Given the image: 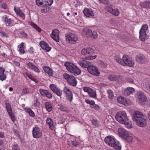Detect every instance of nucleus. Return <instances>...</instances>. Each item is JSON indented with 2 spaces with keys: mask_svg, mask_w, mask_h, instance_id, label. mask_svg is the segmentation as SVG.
<instances>
[{
  "mask_svg": "<svg viewBox=\"0 0 150 150\" xmlns=\"http://www.w3.org/2000/svg\"><path fill=\"white\" fill-rule=\"evenodd\" d=\"M146 116L141 112L135 111L133 113L132 119L138 126L143 127L146 126L147 121Z\"/></svg>",
  "mask_w": 150,
  "mask_h": 150,
  "instance_id": "nucleus-1",
  "label": "nucleus"
},
{
  "mask_svg": "<svg viewBox=\"0 0 150 150\" xmlns=\"http://www.w3.org/2000/svg\"><path fill=\"white\" fill-rule=\"evenodd\" d=\"M114 59L117 62L124 66L127 65L132 67L134 65V62L129 59L128 57L125 55L123 56L122 59L118 55L115 56Z\"/></svg>",
  "mask_w": 150,
  "mask_h": 150,
  "instance_id": "nucleus-2",
  "label": "nucleus"
},
{
  "mask_svg": "<svg viewBox=\"0 0 150 150\" xmlns=\"http://www.w3.org/2000/svg\"><path fill=\"white\" fill-rule=\"evenodd\" d=\"M116 139L113 136H108L106 137L105 142L109 146L113 147L115 149L120 150L121 147L120 143L118 141L116 142Z\"/></svg>",
  "mask_w": 150,
  "mask_h": 150,
  "instance_id": "nucleus-3",
  "label": "nucleus"
},
{
  "mask_svg": "<svg viewBox=\"0 0 150 150\" xmlns=\"http://www.w3.org/2000/svg\"><path fill=\"white\" fill-rule=\"evenodd\" d=\"M64 65L67 70L74 75H79L81 73V70L71 63H66L64 64Z\"/></svg>",
  "mask_w": 150,
  "mask_h": 150,
  "instance_id": "nucleus-4",
  "label": "nucleus"
},
{
  "mask_svg": "<svg viewBox=\"0 0 150 150\" xmlns=\"http://www.w3.org/2000/svg\"><path fill=\"white\" fill-rule=\"evenodd\" d=\"M66 42L71 44H74L76 43L78 40L77 35L72 33H69L65 35Z\"/></svg>",
  "mask_w": 150,
  "mask_h": 150,
  "instance_id": "nucleus-5",
  "label": "nucleus"
},
{
  "mask_svg": "<svg viewBox=\"0 0 150 150\" xmlns=\"http://www.w3.org/2000/svg\"><path fill=\"white\" fill-rule=\"evenodd\" d=\"M115 118L116 120L121 123H124L127 120V115L124 111L119 112L116 114Z\"/></svg>",
  "mask_w": 150,
  "mask_h": 150,
  "instance_id": "nucleus-6",
  "label": "nucleus"
},
{
  "mask_svg": "<svg viewBox=\"0 0 150 150\" xmlns=\"http://www.w3.org/2000/svg\"><path fill=\"white\" fill-rule=\"evenodd\" d=\"M63 76L70 85L74 86H76L77 82L76 78L74 76L71 75H69L67 73H64Z\"/></svg>",
  "mask_w": 150,
  "mask_h": 150,
  "instance_id": "nucleus-7",
  "label": "nucleus"
},
{
  "mask_svg": "<svg viewBox=\"0 0 150 150\" xmlns=\"http://www.w3.org/2000/svg\"><path fill=\"white\" fill-rule=\"evenodd\" d=\"M148 27L146 24L143 25L139 31V38L140 40L145 41L147 38L146 32L148 29Z\"/></svg>",
  "mask_w": 150,
  "mask_h": 150,
  "instance_id": "nucleus-8",
  "label": "nucleus"
},
{
  "mask_svg": "<svg viewBox=\"0 0 150 150\" xmlns=\"http://www.w3.org/2000/svg\"><path fill=\"white\" fill-rule=\"evenodd\" d=\"M87 70L89 72L93 75L98 76L100 75V72L98 71L97 68L93 65L91 64L88 67Z\"/></svg>",
  "mask_w": 150,
  "mask_h": 150,
  "instance_id": "nucleus-9",
  "label": "nucleus"
},
{
  "mask_svg": "<svg viewBox=\"0 0 150 150\" xmlns=\"http://www.w3.org/2000/svg\"><path fill=\"white\" fill-rule=\"evenodd\" d=\"M33 137L35 138H39L42 135V132L40 128L35 127H34L32 130Z\"/></svg>",
  "mask_w": 150,
  "mask_h": 150,
  "instance_id": "nucleus-10",
  "label": "nucleus"
},
{
  "mask_svg": "<svg viewBox=\"0 0 150 150\" xmlns=\"http://www.w3.org/2000/svg\"><path fill=\"white\" fill-rule=\"evenodd\" d=\"M136 61L140 64L146 63L147 61V59L144 55L141 54L137 56Z\"/></svg>",
  "mask_w": 150,
  "mask_h": 150,
  "instance_id": "nucleus-11",
  "label": "nucleus"
},
{
  "mask_svg": "<svg viewBox=\"0 0 150 150\" xmlns=\"http://www.w3.org/2000/svg\"><path fill=\"white\" fill-rule=\"evenodd\" d=\"M63 91L66 94V96L67 99L69 101L71 102L73 98V95L71 91L66 87L64 88Z\"/></svg>",
  "mask_w": 150,
  "mask_h": 150,
  "instance_id": "nucleus-12",
  "label": "nucleus"
},
{
  "mask_svg": "<svg viewBox=\"0 0 150 150\" xmlns=\"http://www.w3.org/2000/svg\"><path fill=\"white\" fill-rule=\"evenodd\" d=\"M6 108L8 114L11 117V120L14 122L15 120V118L14 117L12 112L11 105L9 103H5Z\"/></svg>",
  "mask_w": 150,
  "mask_h": 150,
  "instance_id": "nucleus-13",
  "label": "nucleus"
},
{
  "mask_svg": "<svg viewBox=\"0 0 150 150\" xmlns=\"http://www.w3.org/2000/svg\"><path fill=\"white\" fill-rule=\"evenodd\" d=\"M59 31L57 29H54L52 30L51 34V37L57 42L59 41Z\"/></svg>",
  "mask_w": 150,
  "mask_h": 150,
  "instance_id": "nucleus-14",
  "label": "nucleus"
},
{
  "mask_svg": "<svg viewBox=\"0 0 150 150\" xmlns=\"http://www.w3.org/2000/svg\"><path fill=\"white\" fill-rule=\"evenodd\" d=\"M39 91L40 94L42 96H46L50 99L52 98V95L48 90L40 89L39 90Z\"/></svg>",
  "mask_w": 150,
  "mask_h": 150,
  "instance_id": "nucleus-15",
  "label": "nucleus"
},
{
  "mask_svg": "<svg viewBox=\"0 0 150 150\" xmlns=\"http://www.w3.org/2000/svg\"><path fill=\"white\" fill-rule=\"evenodd\" d=\"M135 91V90L134 88L132 87H128L123 90L122 92L123 94L124 95L129 96L130 94L134 93Z\"/></svg>",
  "mask_w": 150,
  "mask_h": 150,
  "instance_id": "nucleus-16",
  "label": "nucleus"
},
{
  "mask_svg": "<svg viewBox=\"0 0 150 150\" xmlns=\"http://www.w3.org/2000/svg\"><path fill=\"white\" fill-rule=\"evenodd\" d=\"M85 35H86V36L87 37H91L94 39L97 38L98 36L96 32L94 31L93 33L92 30L89 29H88L87 30Z\"/></svg>",
  "mask_w": 150,
  "mask_h": 150,
  "instance_id": "nucleus-17",
  "label": "nucleus"
},
{
  "mask_svg": "<svg viewBox=\"0 0 150 150\" xmlns=\"http://www.w3.org/2000/svg\"><path fill=\"white\" fill-rule=\"evenodd\" d=\"M39 45L42 49L47 52L49 51L51 49V48L49 47L48 44L43 41H41L39 43Z\"/></svg>",
  "mask_w": 150,
  "mask_h": 150,
  "instance_id": "nucleus-18",
  "label": "nucleus"
},
{
  "mask_svg": "<svg viewBox=\"0 0 150 150\" xmlns=\"http://www.w3.org/2000/svg\"><path fill=\"white\" fill-rule=\"evenodd\" d=\"M78 63L82 67L87 68L91 64V62L83 60L79 61L78 62Z\"/></svg>",
  "mask_w": 150,
  "mask_h": 150,
  "instance_id": "nucleus-19",
  "label": "nucleus"
},
{
  "mask_svg": "<svg viewBox=\"0 0 150 150\" xmlns=\"http://www.w3.org/2000/svg\"><path fill=\"white\" fill-rule=\"evenodd\" d=\"M83 12L84 15L86 17H89L91 16H93L94 15V13L91 9L85 8Z\"/></svg>",
  "mask_w": 150,
  "mask_h": 150,
  "instance_id": "nucleus-20",
  "label": "nucleus"
},
{
  "mask_svg": "<svg viewBox=\"0 0 150 150\" xmlns=\"http://www.w3.org/2000/svg\"><path fill=\"white\" fill-rule=\"evenodd\" d=\"M137 95L138 96V98L139 101L144 102L146 100V97L143 92H139L137 93Z\"/></svg>",
  "mask_w": 150,
  "mask_h": 150,
  "instance_id": "nucleus-21",
  "label": "nucleus"
},
{
  "mask_svg": "<svg viewBox=\"0 0 150 150\" xmlns=\"http://www.w3.org/2000/svg\"><path fill=\"white\" fill-rule=\"evenodd\" d=\"M87 54L89 55V57H87L88 59H94L96 57V56L95 55L93 56L92 55L93 54V50L92 48H87Z\"/></svg>",
  "mask_w": 150,
  "mask_h": 150,
  "instance_id": "nucleus-22",
  "label": "nucleus"
},
{
  "mask_svg": "<svg viewBox=\"0 0 150 150\" xmlns=\"http://www.w3.org/2000/svg\"><path fill=\"white\" fill-rule=\"evenodd\" d=\"M117 101L119 103L122 104L125 106L128 105L127 100L124 97L122 96L119 97L117 98Z\"/></svg>",
  "mask_w": 150,
  "mask_h": 150,
  "instance_id": "nucleus-23",
  "label": "nucleus"
},
{
  "mask_svg": "<svg viewBox=\"0 0 150 150\" xmlns=\"http://www.w3.org/2000/svg\"><path fill=\"white\" fill-rule=\"evenodd\" d=\"M4 69L2 67H0V80L3 81L5 79L6 77V74H4Z\"/></svg>",
  "mask_w": 150,
  "mask_h": 150,
  "instance_id": "nucleus-24",
  "label": "nucleus"
},
{
  "mask_svg": "<svg viewBox=\"0 0 150 150\" xmlns=\"http://www.w3.org/2000/svg\"><path fill=\"white\" fill-rule=\"evenodd\" d=\"M4 19V21L5 23L6 26H8L9 27L12 25L11 22L12 21L11 18H8L7 16H5L3 17Z\"/></svg>",
  "mask_w": 150,
  "mask_h": 150,
  "instance_id": "nucleus-25",
  "label": "nucleus"
},
{
  "mask_svg": "<svg viewBox=\"0 0 150 150\" xmlns=\"http://www.w3.org/2000/svg\"><path fill=\"white\" fill-rule=\"evenodd\" d=\"M118 132L119 133L120 136L123 138L125 136V135H126V134L128 133L127 132L125 129L122 128L118 129Z\"/></svg>",
  "mask_w": 150,
  "mask_h": 150,
  "instance_id": "nucleus-26",
  "label": "nucleus"
},
{
  "mask_svg": "<svg viewBox=\"0 0 150 150\" xmlns=\"http://www.w3.org/2000/svg\"><path fill=\"white\" fill-rule=\"evenodd\" d=\"M46 122L49 126L50 129L51 130L53 129L54 128V124L53 122L51 119L50 117L47 118Z\"/></svg>",
  "mask_w": 150,
  "mask_h": 150,
  "instance_id": "nucleus-27",
  "label": "nucleus"
},
{
  "mask_svg": "<svg viewBox=\"0 0 150 150\" xmlns=\"http://www.w3.org/2000/svg\"><path fill=\"white\" fill-rule=\"evenodd\" d=\"M141 7L144 8H150V1H144L143 2H141L140 4Z\"/></svg>",
  "mask_w": 150,
  "mask_h": 150,
  "instance_id": "nucleus-28",
  "label": "nucleus"
},
{
  "mask_svg": "<svg viewBox=\"0 0 150 150\" xmlns=\"http://www.w3.org/2000/svg\"><path fill=\"white\" fill-rule=\"evenodd\" d=\"M43 69L45 72L48 74L50 76L52 75V71L51 68L45 66L43 67Z\"/></svg>",
  "mask_w": 150,
  "mask_h": 150,
  "instance_id": "nucleus-29",
  "label": "nucleus"
},
{
  "mask_svg": "<svg viewBox=\"0 0 150 150\" xmlns=\"http://www.w3.org/2000/svg\"><path fill=\"white\" fill-rule=\"evenodd\" d=\"M68 144L71 147L76 146L77 145V144L75 141L72 139L71 138H69L68 142Z\"/></svg>",
  "mask_w": 150,
  "mask_h": 150,
  "instance_id": "nucleus-30",
  "label": "nucleus"
},
{
  "mask_svg": "<svg viewBox=\"0 0 150 150\" xmlns=\"http://www.w3.org/2000/svg\"><path fill=\"white\" fill-rule=\"evenodd\" d=\"M45 107L47 110L48 112L51 111L52 109V105L49 102H47L45 103Z\"/></svg>",
  "mask_w": 150,
  "mask_h": 150,
  "instance_id": "nucleus-31",
  "label": "nucleus"
},
{
  "mask_svg": "<svg viewBox=\"0 0 150 150\" xmlns=\"http://www.w3.org/2000/svg\"><path fill=\"white\" fill-rule=\"evenodd\" d=\"M107 93L108 95V97L110 99H112L114 98V95L112 91L110 89L107 91Z\"/></svg>",
  "mask_w": 150,
  "mask_h": 150,
  "instance_id": "nucleus-32",
  "label": "nucleus"
},
{
  "mask_svg": "<svg viewBox=\"0 0 150 150\" xmlns=\"http://www.w3.org/2000/svg\"><path fill=\"white\" fill-rule=\"evenodd\" d=\"M88 93L91 97L94 98H96V91L92 89H91Z\"/></svg>",
  "mask_w": 150,
  "mask_h": 150,
  "instance_id": "nucleus-33",
  "label": "nucleus"
},
{
  "mask_svg": "<svg viewBox=\"0 0 150 150\" xmlns=\"http://www.w3.org/2000/svg\"><path fill=\"white\" fill-rule=\"evenodd\" d=\"M144 86L146 91H150V81L146 82L144 85Z\"/></svg>",
  "mask_w": 150,
  "mask_h": 150,
  "instance_id": "nucleus-34",
  "label": "nucleus"
},
{
  "mask_svg": "<svg viewBox=\"0 0 150 150\" xmlns=\"http://www.w3.org/2000/svg\"><path fill=\"white\" fill-rule=\"evenodd\" d=\"M132 137L131 136H130L129 134L128 133L127 134H126V135H125V136H124L123 138L125 140L129 142H132Z\"/></svg>",
  "mask_w": 150,
  "mask_h": 150,
  "instance_id": "nucleus-35",
  "label": "nucleus"
},
{
  "mask_svg": "<svg viewBox=\"0 0 150 150\" xmlns=\"http://www.w3.org/2000/svg\"><path fill=\"white\" fill-rule=\"evenodd\" d=\"M122 124H125L126 127L129 129L131 128L132 127V124L131 122L128 121V119L126 120L125 123Z\"/></svg>",
  "mask_w": 150,
  "mask_h": 150,
  "instance_id": "nucleus-36",
  "label": "nucleus"
},
{
  "mask_svg": "<svg viewBox=\"0 0 150 150\" xmlns=\"http://www.w3.org/2000/svg\"><path fill=\"white\" fill-rule=\"evenodd\" d=\"M26 112L28 113L29 115L32 117H34L35 116L34 112L30 108H28L25 110Z\"/></svg>",
  "mask_w": 150,
  "mask_h": 150,
  "instance_id": "nucleus-37",
  "label": "nucleus"
},
{
  "mask_svg": "<svg viewBox=\"0 0 150 150\" xmlns=\"http://www.w3.org/2000/svg\"><path fill=\"white\" fill-rule=\"evenodd\" d=\"M31 25L33 28H35L38 32H40L42 31V30L38 25L34 23H32Z\"/></svg>",
  "mask_w": 150,
  "mask_h": 150,
  "instance_id": "nucleus-38",
  "label": "nucleus"
},
{
  "mask_svg": "<svg viewBox=\"0 0 150 150\" xmlns=\"http://www.w3.org/2000/svg\"><path fill=\"white\" fill-rule=\"evenodd\" d=\"M36 3L37 5L38 6L41 5L45 6L44 4L45 3V0H36Z\"/></svg>",
  "mask_w": 150,
  "mask_h": 150,
  "instance_id": "nucleus-39",
  "label": "nucleus"
},
{
  "mask_svg": "<svg viewBox=\"0 0 150 150\" xmlns=\"http://www.w3.org/2000/svg\"><path fill=\"white\" fill-rule=\"evenodd\" d=\"M117 76L112 75H110L108 77L109 79L112 81H116L117 80Z\"/></svg>",
  "mask_w": 150,
  "mask_h": 150,
  "instance_id": "nucleus-40",
  "label": "nucleus"
},
{
  "mask_svg": "<svg viewBox=\"0 0 150 150\" xmlns=\"http://www.w3.org/2000/svg\"><path fill=\"white\" fill-rule=\"evenodd\" d=\"M29 93V89L28 88H26L23 89L22 94L23 95L28 94Z\"/></svg>",
  "mask_w": 150,
  "mask_h": 150,
  "instance_id": "nucleus-41",
  "label": "nucleus"
},
{
  "mask_svg": "<svg viewBox=\"0 0 150 150\" xmlns=\"http://www.w3.org/2000/svg\"><path fill=\"white\" fill-rule=\"evenodd\" d=\"M50 88L53 92H55V91L58 88L55 85L53 84H50Z\"/></svg>",
  "mask_w": 150,
  "mask_h": 150,
  "instance_id": "nucleus-42",
  "label": "nucleus"
},
{
  "mask_svg": "<svg viewBox=\"0 0 150 150\" xmlns=\"http://www.w3.org/2000/svg\"><path fill=\"white\" fill-rule=\"evenodd\" d=\"M12 150H20L18 145L17 144H13L12 145Z\"/></svg>",
  "mask_w": 150,
  "mask_h": 150,
  "instance_id": "nucleus-43",
  "label": "nucleus"
},
{
  "mask_svg": "<svg viewBox=\"0 0 150 150\" xmlns=\"http://www.w3.org/2000/svg\"><path fill=\"white\" fill-rule=\"evenodd\" d=\"M0 35L1 37L4 38H7L8 37L7 34L5 32L2 31L0 32Z\"/></svg>",
  "mask_w": 150,
  "mask_h": 150,
  "instance_id": "nucleus-44",
  "label": "nucleus"
},
{
  "mask_svg": "<svg viewBox=\"0 0 150 150\" xmlns=\"http://www.w3.org/2000/svg\"><path fill=\"white\" fill-rule=\"evenodd\" d=\"M54 93L59 96H60L62 94V91L58 88H57Z\"/></svg>",
  "mask_w": 150,
  "mask_h": 150,
  "instance_id": "nucleus-45",
  "label": "nucleus"
},
{
  "mask_svg": "<svg viewBox=\"0 0 150 150\" xmlns=\"http://www.w3.org/2000/svg\"><path fill=\"white\" fill-rule=\"evenodd\" d=\"M114 16H117L119 15V12L117 10L113 9L112 12L111 13Z\"/></svg>",
  "mask_w": 150,
  "mask_h": 150,
  "instance_id": "nucleus-46",
  "label": "nucleus"
},
{
  "mask_svg": "<svg viewBox=\"0 0 150 150\" xmlns=\"http://www.w3.org/2000/svg\"><path fill=\"white\" fill-rule=\"evenodd\" d=\"M91 108H94L97 110H98L100 109V107L98 105H97L94 104L93 105H91Z\"/></svg>",
  "mask_w": 150,
  "mask_h": 150,
  "instance_id": "nucleus-47",
  "label": "nucleus"
},
{
  "mask_svg": "<svg viewBox=\"0 0 150 150\" xmlns=\"http://www.w3.org/2000/svg\"><path fill=\"white\" fill-rule=\"evenodd\" d=\"M85 102L87 104H90L91 105H93L95 104V102L93 100H89L86 99L85 100Z\"/></svg>",
  "mask_w": 150,
  "mask_h": 150,
  "instance_id": "nucleus-48",
  "label": "nucleus"
},
{
  "mask_svg": "<svg viewBox=\"0 0 150 150\" xmlns=\"http://www.w3.org/2000/svg\"><path fill=\"white\" fill-rule=\"evenodd\" d=\"M100 64L101 66L103 68H106L107 66V64L104 61H101Z\"/></svg>",
  "mask_w": 150,
  "mask_h": 150,
  "instance_id": "nucleus-49",
  "label": "nucleus"
},
{
  "mask_svg": "<svg viewBox=\"0 0 150 150\" xmlns=\"http://www.w3.org/2000/svg\"><path fill=\"white\" fill-rule=\"evenodd\" d=\"M14 10L17 14H19L22 11L19 8H16L15 7L14 8Z\"/></svg>",
  "mask_w": 150,
  "mask_h": 150,
  "instance_id": "nucleus-50",
  "label": "nucleus"
},
{
  "mask_svg": "<svg viewBox=\"0 0 150 150\" xmlns=\"http://www.w3.org/2000/svg\"><path fill=\"white\" fill-rule=\"evenodd\" d=\"M27 65H28L29 67L31 69H33V67L35 66L33 63L30 62H29L27 64Z\"/></svg>",
  "mask_w": 150,
  "mask_h": 150,
  "instance_id": "nucleus-51",
  "label": "nucleus"
},
{
  "mask_svg": "<svg viewBox=\"0 0 150 150\" xmlns=\"http://www.w3.org/2000/svg\"><path fill=\"white\" fill-rule=\"evenodd\" d=\"M87 49H83L81 51V53L83 55H85L87 54Z\"/></svg>",
  "mask_w": 150,
  "mask_h": 150,
  "instance_id": "nucleus-52",
  "label": "nucleus"
},
{
  "mask_svg": "<svg viewBox=\"0 0 150 150\" xmlns=\"http://www.w3.org/2000/svg\"><path fill=\"white\" fill-rule=\"evenodd\" d=\"M20 33L21 35L24 38H27L28 36L27 34L24 31H22L20 32Z\"/></svg>",
  "mask_w": 150,
  "mask_h": 150,
  "instance_id": "nucleus-53",
  "label": "nucleus"
},
{
  "mask_svg": "<svg viewBox=\"0 0 150 150\" xmlns=\"http://www.w3.org/2000/svg\"><path fill=\"white\" fill-rule=\"evenodd\" d=\"M91 89L89 87H84L83 90L85 92H87L88 93V92H89Z\"/></svg>",
  "mask_w": 150,
  "mask_h": 150,
  "instance_id": "nucleus-54",
  "label": "nucleus"
},
{
  "mask_svg": "<svg viewBox=\"0 0 150 150\" xmlns=\"http://www.w3.org/2000/svg\"><path fill=\"white\" fill-rule=\"evenodd\" d=\"M106 10L109 13H111L112 12L113 9L110 6H107L106 7Z\"/></svg>",
  "mask_w": 150,
  "mask_h": 150,
  "instance_id": "nucleus-55",
  "label": "nucleus"
},
{
  "mask_svg": "<svg viewBox=\"0 0 150 150\" xmlns=\"http://www.w3.org/2000/svg\"><path fill=\"white\" fill-rule=\"evenodd\" d=\"M40 104V103L39 102L37 98L35 100V102L34 103L33 105L35 106H39Z\"/></svg>",
  "mask_w": 150,
  "mask_h": 150,
  "instance_id": "nucleus-56",
  "label": "nucleus"
},
{
  "mask_svg": "<svg viewBox=\"0 0 150 150\" xmlns=\"http://www.w3.org/2000/svg\"><path fill=\"white\" fill-rule=\"evenodd\" d=\"M23 49L24 48H23L19 47V49L18 50V51L21 54H23L24 53L25 50Z\"/></svg>",
  "mask_w": 150,
  "mask_h": 150,
  "instance_id": "nucleus-57",
  "label": "nucleus"
},
{
  "mask_svg": "<svg viewBox=\"0 0 150 150\" xmlns=\"http://www.w3.org/2000/svg\"><path fill=\"white\" fill-rule=\"evenodd\" d=\"M1 6L2 8L5 9H7V5L5 3H2Z\"/></svg>",
  "mask_w": 150,
  "mask_h": 150,
  "instance_id": "nucleus-58",
  "label": "nucleus"
},
{
  "mask_svg": "<svg viewBox=\"0 0 150 150\" xmlns=\"http://www.w3.org/2000/svg\"><path fill=\"white\" fill-rule=\"evenodd\" d=\"M60 110L61 111H67V108L64 106H61L60 107Z\"/></svg>",
  "mask_w": 150,
  "mask_h": 150,
  "instance_id": "nucleus-59",
  "label": "nucleus"
},
{
  "mask_svg": "<svg viewBox=\"0 0 150 150\" xmlns=\"http://www.w3.org/2000/svg\"><path fill=\"white\" fill-rule=\"evenodd\" d=\"M100 3L107 4L108 3V1L107 0H99Z\"/></svg>",
  "mask_w": 150,
  "mask_h": 150,
  "instance_id": "nucleus-60",
  "label": "nucleus"
},
{
  "mask_svg": "<svg viewBox=\"0 0 150 150\" xmlns=\"http://www.w3.org/2000/svg\"><path fill=\"white\" fill-rule=\"evenodd\" d=\"M32 69L37 72L39 73L40 72V71L38 67L35 66Z\"/></svg>",
  "mask_w": 150,
  "mask_h": 150,
  "instance_id": "nucleus-61",
  "label": "nucleus"
},
{
  "mask_svg": "<svg viewBox=\"0 0 150 150\" xmlns=\"http://www.w3.org/2000/svg\"><path fill=\"white\" fill-rule=\"evenodd\" d=\"M127 81L130 83H133L134 82V80L131 78H127Z\"/></svg>",
  "mask_w": 150,
  "mask_h": 150,
  "instance_id": "nucleus-62",
  "label": "nucleus"
},
{
  "mask_svg": "<svg viewBox=\"0 0 150 150\" xmlns=\"http://www.w3.org/2000/svg\"><path fill=\"white\" fill-rule=\"evenodd\" d=\"M26 75L28 76V77L31 79V80L33 79L34 77L32 76L29 73H26Z\"/></svg>",
  "mask_w": 150,
  "mask_h": 150,
  "instance_id": "nucleus-63",
  "label": "nucleus"
},
{
  "mask_svg": "<svg viewBox=\"0 0 150 150\" xmlns=\"http://www.w3.org/2000/svg\"><path fill=\"white\" fill-rule=\"evenodd\" d=\"M19 15L21 17H22L23 19H24L25 18V15L24 13L21 11L20 13L19 14Z\"/></svg>",
  "mask_w": 150,
  "mask_h": 150,
  "instance_id": "nucleus-64",
  "label": "nucleus"
}]
</instances>
